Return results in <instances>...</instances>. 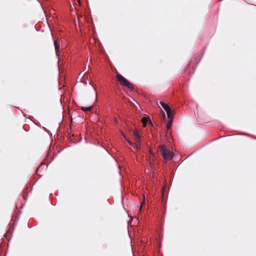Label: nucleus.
<instances>
[{
    "label": "nucleus",
    "mask_w": 256,
    "mask_h": 256,
    "mask_svg": "<svg viewBox=\"0 0 256 256\" xmlns=\"http://www.w3.org/2000/svg\"><path fill=\"white\" fill-rule=\"evenodd\" d=\"M158 152L166 160H169L173 158V153L168 150L165 145L159 146Z\"/></svg>",
    "instance_id": "f257e3e1"
},
{
    "label": "nucleus",
    "mask_w": 256,
    "mask_h": 256,
    "mask_svg": "<svg viewBox=\"0 0 256 256\" xmlns=\"http://www.w3.org/2000/svg\"><path fill=\"white\" fill-rule=\"evenodd\" d=\"M116 78L117 80L122 86L127 87L130 90H133L134 89V86L132 84L130 83L126 78L119 73H116Z\"/></svg>",
    "instance_id": "f03ea898"
},
{
    "label": "nucleus",
    "mask_w": 256,
    "mask_h": 256,
    "mask_svg": "<svg viewBox=\"0 0 256 256\" xmlns=\"http://www.w3.org/2000/svg\"><path fill=\"white\" fill-rule=\"evenodd\" d=\"M132 134L135 140V147L137 150H138L140 148L141 142V136L137 130H135L133 132Z\"/></svg>",
    "instance_id": "7ed1b4c3"
},
{
    "label": "nucleus",
    "mask_w": 256,
    "mask_h": 256,
    "mask_svg": "<svg viewBox=\"0 0 256 256\" xmlns=\"http://www.w3.org/2000/svg\"><path fill=\"white\" fill-rule=\"evenodd\" d=\"M160 104L162 106V108L166 110L167 111L168 110L170 109V107L166 103H164L162 101H160Z\"/></svg>",
    "instance_id": "20e7f679"
},
{
    "label": "nucleus",
    "mask_w": 256,
    "mask_h": 256,
    "mask_svg": "<svg viewBox=\"0 0 256 256\" xmlns=\"http://www.w3.org/2000/svg\"><path fill=\"white\" fill-rule=\"evenodd\" d=\"M54 46L56 50V53L57 56H58V54L59 53V44H58V42L57 40H54Z\"/></svg>",
    "instance_id": "39448f33"
},
{
    "label": "nucleus",
    "mask_w": 256,
    "mask_h": 256,
    "mask_svg": "<svg viewBox=\"0 0 256 256\" xmlns=\"http://www.w3.org/2000/svg\"><path fill=\"white\" fill-rule=\"evenodd\" d=\"M166 112L167 114L168 118L170 120H172L173 115L172 114L171 108H170V109L166 111Z\"/></svg>",
    "instance_id": "423d86ee"
},
{
    "label": "nucleus",
    "mask_w": 256,
    "mask_h": 256,
    "mask_svg": "<svg viewBox=\"0 0 256 256\" xmlns=\"http://www.w3.org/2000/svg\"><path fill=\"white\" fill-rule=\"evenodd\" d=\"M92 108V106H88V107H85V106H82L80 108V110H83L84 112H86V111H90Z\"/></svg>",
    "instance_id": "0eeeda50"
},
{
    "label": "nucleus",
    "mask_w": 256,
    "mask_h": 256,
    "mask_svg": "<svg viewBox=\"0 0 256 256\" xmlns=\"http://www.w3.org/2000/svg\"><path fill=\"white\" fill-rule=\"evenodd\" d=\"M148 118H146V117H144V118H142V122L143 125H144V126H146V124H147V122H148Z\"/></svg>",
    "instance_id": "6e6552de"
},
{
    "label": "nucleus",
    "mask_w": 256,
    "mask_h": 256,
    "mask_svg": "<svg viewBox=\"0 0 256 256\" xmlns=\"http://www.w3.org/2000/svg\"><path fill=\"white\" fill-rule=\"evenodd\" d=\"M172 120H170V121L168 122V124H167V128L168 130L170 129L172 126Z\"/></svg>",
    "instance_id": "1a4fd4ad"
},
{
    "label": "nucleus",
    "mask_w": 256,
    "mask_h": 256,
    "mask_svg": "<svg viewBox=\"0 0 256 256\" xmlns=\"http://www.w3.org/2000/svg\"><path fill=\"white\" fill-rule=\"evenodd\" d=\"M125 139L128 141V142L129 144L132 146L133 147H135V143H132V142L130 141L129 140H128L126 138H125Z\"/></svg>",
    "instance_id": "9d476101"
},
{
    "label": "nucleus",
    "mask_w": 256,
    "mask_h": 256,
    "mask_svg": "<svg viewBox=\"0 0 256 256\" xmlns=\"http://www.w3.org/2000/svg\"><path fill=\"white\" fill-rule=\"evenodd\" d=\"M149 164H150V166L151 169H152L154 168V166H153V164H152V162H150Z\"/></svg>",
    "instance_id": "9b49d317"
},
{
    "label": "nucleus",
    "mask_w": 256,
    "mask_h": 256,
    "mask_svg": "<svg viewBox=\"0 0 256 256\" xmlns=\"http://www.w3.org/2000/svg\"><path fill=\"white\" fill-rule=\"evenodd\" d=\"M145 203L144 201H143L142 203H141V204H140V208H142L144 206V204Z\"/></svg>",
    "instance_id": "f8f14e48"
},
{
    "label": "nucleus",
    "mask_w": 256,
    "mask_h": 256,
    "mask_svg": "<svg viewBox=\"0 0 256 256\" xmlns=\"http://www.w3.org/2000/svg\"><path fill=\"white\" fill-rule=\"evenodd\" d=\"M165 188H163L162 190V196L164 194V190Z\"/></svg>",
    "instance_id": "ddd939ff"
},
{
    "label": "nucleus",
    "mask_w": 256,
    "mask_h": 256,
    "mask_svg": "<svg viewBox=\"0 0 256 256\" xmlns=\"http://www.w3.org/2000/svg\"><path fill=\"white\" fill-rule=\"evenodd\" d=\"M162 114H163V116H164V118H165V117H166L165 114H164V112L163 111H162Z\"/></svg>",
    "instance_id": "4468645a"
}]
</instances>
